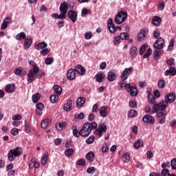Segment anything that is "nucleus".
Listing matches in <instances>:
<instances>
[{
    "mask_svg": "<svg viewBox=\"0 0 176 176\" xmlns=\"http://www.w3.org/2000/svg\"><path fill=\"white\" fill-rule=\"evenodd\" d=\"M122 160L124 163H129L130 161V155L125 153L122 155Z\"/></svg>",
    "mask_w": 176,
    "mask_h": 176,
    "instance_id": "ea45409f",
    "label": "nucleus"
},
{
    "mask_svg": "<svg viewBox=\"0 0 176 176\" xmlns=\"http://www.w3.org/2000/svg\"><path fill=\"white\" fill-rule=\"evenodd\" d=\"M146 36V30H141V31L138 35V41H140L141 42L142 41H144L145 39Z\"/></svg>",
    "mask_w": 176,
    "mask_h": 176,
    "instance_id": "412c9836",
    "label": "nucleus"
},
{
    "mask_svg": "<svg viewBox=\"0 0 176 176\" xmlns=\"http://www.w3.org/2000/svg\"><path fill=\"white\" fill-rule=\"evenodd\" d=\"M50 122V120L49 119H45L41 122V127L42 129H46L47 126H49V123Z\"/></svg>",
    "mask_w": 176,
    "mask_h": 176,
    "instance_id": "4c0bfd02",
    "label": "nucleus"
},
{
    "mask_svg": "<svg viewBox=\"0 0 176 176\" xmlns=\"http://www.w3.org/2000/svg\"><path fill=\"white\" fill-rule=\"evenodd\" d=\"M11 134L12 135H17V134H19V129H17V128H12L11 129Z\"/></svg>",
    "mask_w": 176,
    "mask_h": 176,
    "instance_id": "4d7b16f0",
    "label": "nucleus"
},
{
    "mask_svg": "<svg viewBox=\"0 0 176 176\" xmlns=\"http://www.w3.org/2000/svg\"><path fill=\"white\" fill-rule=\"evenodd\" d=\"M54 61V58L53 57L46 58L45 60V64H46V65H50V64H53Z\"/></svg>",
    "mask_w": 176,
    "mask_h": 176,
    "instance_id": "79ce46f5",
    "label": "nucleus"
},
{
    "mask_svg": "<svg viewBox=\"0 0 176 176\" xmlns=\"http://www.w3.org/2000/svg\"><path fill=\"white\" fill-rule=\"evenodd\" d=\"M125 89L128 93H130V96L131 97H135L137 94H138V91L137 90V87H131L130 83H127L125 85Z\"/></svg>",
    "mask_w": 176,
    "mask_h": 176,
    "instance_id": "9d476101",
    "label": "nucleus"
},
{
    "mask_svg": "<svg viewBox=\"0 0 176 176\" xmlns=\"http://www.w3.org/2000/svg\"><path fill=\"white\" fill-rule=\"evenodd\" d=\"M12 120H21V116L19 114L13 116Z\"/></svg>",
    "mask_w": 176,
    "mask_h": 176,
    "instance_id": "e2e57ef3",
    "label": "nucleus"
},
{
    "mask_svg": "<svg viewBox=\"0 0 176 176\" xmlns=\"http://www.w3.org/2000/svg\"><path fill=\"white\" fill-rule=\"evenodd\" d=\"M97 122H93L91 123L85 122L81 130L79 131V135L82 137H87V135H90V133H91V130H94L97 129Z\"/></svg>",
    "mask_w": 176,
    "mask_h": 176,
    "instance_id": "7ed1b4c3",
    "label": "nucleus"
},
{
    "mask_svg": "<svg viewBox=\"0 0 176 176\" xmlns=\"http://www.w3.org/2000/svg\"><path fill=\"white\" fill-rule=\"evenodd\" d=\"M76 76V74L75 70L74 69H69L67 71V79H69V80H74V79H75Z\"/></svg>",
    "mask_w": 176,
    "mask_h": 176,
    "instance_id": "2eb2a0df",
    "label": "nucleus"
},
{
    "mask_svg": "<svg viewBox=\"0 0 176 176\" xmlns=\"http://www.w3.org/2000/svg\"><path fill=\"white\" fill-rule=\"evenodd\" d=\"M85 102H86V99L83 97H80L76 100V107L77 108H82L83 105L85 104Z\"/></svg>",
    "mask_w": 176,
    "mask_h": 176,
    "instance_id": "aec40b11",
    "label": "nucleus"
},
{
    "mask_svg": "<svg viewBox=\"0 0 176 176\" xmlns=\"http://www.w3.org/2000/svg\"><path fill=\"white\" fill-rule=\"evenodd\" d=\"M74 118L75 119L83 120V119H85V113H80V114H76L74 116Z\"/></svg>",
    "mask_w": 176,
    "mask_h": 176,
    "instance_id": "de8ad7c7",
    "label": "nucleus"
},
{
    "mask_svg": "<svg viewBox=\"0 0 176 176\" xmlns=\"http://www.w3.org/2000/svg\"><path fill=\"white\" fill-rule=\"evenodd\" d=\"M47 157H49V153H45L41 159V164L42 166H45L46 163H47Z\"/></svg>",
    "mask_w": 176,
    "mask_h": 176,
    "instance_id": "72a5a7b5",
    "label": "nucleus"
},
{
    "mask_svg": "<svg viewBox=\"0 0 176 176\" xmlns=\"http://www.w3.org/2000/svg\"><path fill=\"white\" fill-rule=\"evenodd\" d=\"M60 13H67L68 12V4L66 2H63L60 6Z\"/></svg>",
    "mask_w": 176,
    "mask_h": 176,
    "instance_id": "393cba45",
    "label": "nucleus"
},
{
    "mask_svg": "<svg viewBox=\"0 0 176 176\" xmlns=\"http://www.w3.org/2000/svg\"><path fill=\"white\" fill-rule=\"evenodd\" d=\"M120 38L124 40H126L127 38H130V35L127 32H123L120 34Z\"/></svg>",
    "mask_w": 176,
    "mask_h": 176,
    "instance_id": "58836bf2",
    "label": "nucleus"
},
{
    "mask_svg": "<svg viewBox=\"0 0 176 176\" xmlns=\"http://www.w3.org/2000/svg\"><path fill=\"white\" fill-rule=\"evenodd\" d=\"M94 119H96V116H94L93 113H90L88 116V120L89 122H93V120H94Z\"/></svg>",
    "mask_w": 176,
    "mask_h": 176,
    "instance_id": "680f3d73",
    "label": "nucleus"
},
{
    "mask_svg": "<svg viewBox=\"0 0 176 176\" xmlns=\"http://www.w3.org/2000/svg\"><path fill=\"white\" fill-rule=\"evenodd\" d=\"M104 78H105V75L104 74V73L99 72L96 76V82L101 83L104 80Z\"/></svg>",
    "mask_w": 176,
    "mask_h": 176,
    "instance_id": "4be33fe9",
    "label": "nucleus"
},
{
    "mask_svg": "<svg viewBox=\"0 0 176 176\" xmlns=\"http://www.w3.org/2000/svg\"><path fill=\"white\" fill-rule=\"evenodd\" d=\"M165 100H162L161 104H163L164 105L168 107V104H173L174 101L176 100L175 94L173 92L167 94L164 97Z\"/></svg>",
    "mask_w": 176,
    "mask_h": 176,
    "instance_id": "423d86ee",
    "label": "nucleus"
},
{
    "mask_svg": "<svg viewBox=\"0 0 176 176\" xmlns=\"http://www.w3.org/2000/svg\"><path fill=\"white\" fill-rule=\"evenodd\" d=\"M143 145H144V142L141 139H138L137 142H135L133 144V146L134 148H135V149H139L140 146H142Z\"/></svg>",
    "mask_w": 176,
    "mask_h": 176,
    "instance_id": "cd10ccee",
    "label": "nucleus"
},
{
    "mask_svg": "<svg viewBox=\"0 0 176 176\" xmlns=\"http://www.w3.org/2000/svg\"><path fill=\"white\" fill-rule=\"evenodd\" d=\"M39 98H41V95L38 93L34 94L32 97V100L34 104L38 102V100H39Z\"/></svg>",
    "mask_w": 176,
    "mask_h": 176,
    "instance_id": "c9c22d12",
    "label": "nucleus"
},
{
    "mask_svg": "<svg viewBox=\"0 0 176 176\" xmlns=\"http://www.w3.org/2000/svg\"><path fill=\"white\" fill-rule=\"evenodd\" d=\"M87 144H93L94 142V136H90L88 139L86 140Z\"/></svg>",
    "mask_w": 176,
    "mask_h": 176,
    "instance_id": "5fc2aeb1",
    "label": "nucleus"
},
{
    "mask_svg": "<svg viewBox=\"0 0 176 176\" xmlns=\"http://www.w3.org/2000/svg\"><path fill=\"white\" fill-rule=\"evenodd\" d=\"M89 13H90V11H89V10H87V8H83L81 12V16L82 17H85V16H87V14H89Z\"/></svg>",
    "mask_w": 176,
    "mask_h": 176,
    "instance_id": "49530a36",
    "label": "nucleus"
},
{
    "mask_svg": "<svg viewBox=\"0 0 176 176\" xmlns=\"http://www.w3.org/2000/svg\"><path fill=\"white\" fill-rule=\"evenodd\" d=\"M146 47H148V45H144L140 47V56H142V54H144V52H145V50H146Z\"/></svg>",
    "mask_w": 176,
    "mask_h": 176,
    "instance_id": "09e8293b",
    "label": "nucleus"
},
{
    "mask_svg": "<svg viewBox=\"0 0 176 176\" xmlns=\"http://www.w3.org/2000/svg\"><path fill=\"white\" fill-rule=\"evenodd\" d=\"M63 109L64 111H66V112H69V111H72V100H67V102L63 106Z\"/></svg>",
    "mask_w": 176,
    "mask_h": 176,
    "instance_id": "a211bd4d",
    "label": "nucleus"
},
{
    "mask_svg": "<svg viewBox=\"0 0 176 176\" xmlns=\"http://www.w3.org/2000/svg\"><path fill=\"white\" fill-rule=\"evenodd\" d=\"M154 106L153 107L152 112L153 113H157V118H163V116H166L167 115V111H166V108L167 106L166 104H163L162 102L159 103H153Z\"/></svg>",
    "mask_w": 176,
    "mask_h": 176,
    "instance_id": "f03ea898",
    "label": "nucleus"
},
{
    "mask_svg": "<svg viewBox=\"0 0 176 176\" xmlns=\"http://www.w3.org/2000/svg\"><path fill=\"white\" fill-rule=\"evenodd\" d=\"M138 113H137V111L135 110H131L128 113V117L129 118H135Z\"/></svg>",
    "mask_w": 176,
    "mask_h": 176,
    "instance_id": "e433bc0d",
    "label": "nucleus"
},
{
    "mask_svg": "<svg viewBox=\"0 0 176 176\" xmlns=\"http://www.w3.org/2000/svg\"><path fill=\"white\" fill-rule=\"evenodd\" d=\"M151 89H147L148 100L151 104H156V99L155 98V96H153V95L151 94Z\"/></svg>",
    "mask_w": 176,
    "mask_h": 176,
    "instance_id": "dca6fc26",
    "label": "nucleus"
},
{
    "mask_svg": "<svg viewBox=\"0 0 176 176\" xmlns=\"http://www.w3.org/2000/svg\"><path fill=\"white\" fill-rule=\"evenodd\" d=\"M54 91L56 96H60L61 93H63V89L59 85H54L53 87Z\"/></svg>",
    "mask_w": 176,
    "mask_h": 176,
    "instance_id": "a878e982",
    "label": "nucleus"
},
{
    "mask_svg": "<svg viewBox=\"0 0 176 176\" xmlns=\"http://www.w3.org/2000/svg\"><path fill=\"white\" fill-rule=\"evenodd\" d=\"M87 160H89L90 162L94 160V153L92 152L88 153L85 156Z\"/></svg>",
    "mask_w": 176,
    "mask_h": 176,
    "instance_id": "473e14b6",
    "label": "nucleus"
},
{
    "mask_svg": "<svg viewBox=\"0 0 176 176\" xmlns=\"http://www.w3.org/2000/svg\"><path fill=\"white\" fill-rule=\"evenodd\" d=\"M34 163H35V159L32 158L29 162V168H34Z\"/></svg>",
    "mask_w": 176,
    "mask_h": 176,
    "instance_id": "69168bd1",
    "label": "nucleus"
},
{
    "mask_svg": "<svg viewBox=\"0 0 176 176\" xmlns=\"http://www.w3.org/2000/svg\"><path fill=\"white\" fill-rule=\"evenodd\" d=\"M31 43H32V39L25 38L24 41V48L25 50L30 49V47H31Z\"/></svg>",
    "mask_w": 176,
    "mask_h": 176,
    "instance_id": "c85d7f7f",
    "label": "nucleus"
},
{
    "mask_svg": "<svg viewBox=\"0 0 176 176\" xmlns=\"http://www.w3.org/2000/svg\"><path fill=\"white\" fill-rule=\"evenodd\" d=\"M23 152L21 151V148L16 147L14 149L9 151L8 154V159L10 162H13L16 157L20 156Z\"/></svg>",
    "mask_w": 176,
    "mask_h": 176,
    "instance_id": "39448f33",
    "label": "nucleus"
},
{
    "mask_svg": "<svg viewBox=\"0 0 176 176\" xmlns=\"http://www.w3.org/2000/svg\"><path fill=\"white\" fill-rule=\"evenodd\" d=\"M107 79L109 82H113V80L116 79V74L111 71H109L107 74Z\"/></svg>",
    "mask_w": 176,
    "mask_h": 176,
    "instance_id": "b1692460",
    "label": "nucleus"
},
{
    "mask_svg": "<svg viewBox=\"0 0 176 176\" xmlns=\"http://www.w3.org/2000/svg\"><path fill=\"white\" fill-rule=\"evenodd\" d=\"M77 166H86V161L83 159V158H80V160H78L76 163Z\"/></svg>",
    "mask_w": 176,
    "mask_h": 176,
    "instance_id": "a19ab883",
    "label": "nucleus"
},
{
    "mask_svg": "<svg viewBox=\"0 0 176 176\" xmlns=\"http://www.w3.org/2000/svg\"><path fill=\"white\" fill-rule=\"evenodd\" d=\"M126 19H127V12L124 11H120L116 15L115 23L116 24L120 25L126 21Z\"/></svg>",
    "mask_w": 176,
    "mask_h": 176,
    "instance_id": "0eeeda50",
    "label": "nucleus"
},
{
    "mask_svg": "<svg viewBox=\"0 0 176 176\" xmlns=\"http://www.w3.org/2000/svg\"><path fill=\"white\" fill-rule=\"evenodd\" d=\"M164 6H165L164 2H163V1L160 2L157 6V8L159 9V10H164Z\"/></svg>",
    "mask_w": 176,
    "mask_h": 176,
    "instance_id": "13d9d810",
    "label": "nucleus"
},
{
    "mask_svg": "<svg viewBox=\"0 0 176 176\" xmlns=\"http://www.w3.org/2000/svg\"><path fill=\"white\" fill-rule=\"evenodd\" d=\"M129 107L131 108H135V107H137V103L133 101H129Z\"/></svg>",
    "mask_w": 176,
    "mask_h": 176,
    "instance_id": "774afa93",
    "label": "nucleus"
},
{
    "mask_svg": "<svg viewBox=\"0 0 176 176\" xmlns=\"http://www.w3.org/2000/svg\"><path fill=\"white\" fill-rule=\"evenodd\" d=\"M45 47H47V43L45 42H41L36 45L37 50H41V49H45Z\"/></svg>",
    "mask_w": 176,
    "mask_h": 176,
    "instance_id": "2f4dec72",
    "label": "nucleus"
},
{
    "mask_svg": "<svg viewBox=\"0 0 176 176\" xmlns=\"http://www.w3.org/2000/svg\"><path fill=\"white\" fill-rule=\"evenodd\" d=\"M170 75H172V76H175L176 75V69L175 68L170 67Z\"/></svg>",
    "mask_w": 176,
    "mask_h": 176,
    "instance_id": "bf43d9fd",
    "label": "nucleus"
},
{
    "mask_svg": "<svg viewBox=\"0 0 176 176\" xmlns=\"http://www.w3.org/2000/svg\"><path fill=\"white\" fill-rule=\"evenodd\" d=\"M154 47L155 49L153 52L154 58L157 60L162 54V49L164 47V38L160 37L157 39L154 43Z\"/></svg>",
    "mask_w": 176,
    "mask_h": 176,
    "instance_id": "20e7f679",
    "label": "nucleus"
},
{
    "mask_svg": "<svg viewBox=\"0 0 176 176\" xmlns=\"http://www.w3.org/2000/svg\"><path fill=\"white\" fill-rule=\"evenodd\" d=\"M107 28L111 32V34H113L116 30H122V28L120 26L115 27V25L113 24V21H112V19H109L107 21Z\"/></svg>",
    "mask_w": 176,
    "mask_h": 176,
    "instance_id": "1a4fd4ad",
    "label": "nucleus"
},
{
    "mask_svg": "<svg viewBox=\"0 0 176 176\" xmlns=\"http://www.w3.org/2000/svg\"><path fill=\"white\" fill-rule=\"evenodd\" d=\"M132 71H133V67L126 68L121 74L122 80L124 81L127 80V78H129V75L131 74Z\"/></svg>",
    "mask_w": 176,
    "mask_h": 176,
    "instance_id": "9b49d317",
    "label": "nucleus"
},
{
    "mask_svg": "<svg viewBox=\"0 0 176 176\" xmlns=\"http://www.w3.org/2000/svg\"><path fill=\"white\" fill-rule=\"evenodd\" d=\"M41 54H42V56H47V54H49V53H50V50H49V48H45L43 49L41 52H40Z\"/></svg>",
    "mask_w": 176,
    "mask_h": 176,
    "instance_id": "c03bdc74",
    "label": "nucleus"
},
{
    "mask_svg": "<svg viewBox=\"0 0 176 176\" xmlns=\"http://www.w3.org/2000/svg\"><path fill=\"white\" fill-rule=\"evenodd\" d=\"M9 20H10V18H6L3 20V23L1 25V30H6L8 28V24H9Z\"/></svg>",
    "mask_w": 176,
    "mask_h": 176,
    "instance_id": "c756f323",
    "label": "nucleus"
},
{
    "mask_svg": "<svg viewBox=\"0 0 176 176\" xmlns=\"http://www.w3.org/2000/svg\"><path fill=\"white\" fill-rule=\"evenodd\" d=\"M157 86L160 89H164L166 86V82L164 80H160L157 82Z\"/></svg>",
    "mask_w": 176,
    "mask_h": 176,
    "instance_id": "37998d69",
    "label": "nucleus"
},
{
    "mask_svg": "<svg viewBox=\"0 0 176 176\" xmlns=\"http://www.w3.org/2000/svg\"><path fill=\"white\" fill-rule=\"evenodd\" d=\"M166 63L168 65H170V67H172V65L174 64V63H175V61L174 60V58H172L168 60Z\"/></svg>",
    "mask_w": 176,
    "mask_h": 176,
    "instance_id": "0e129e2a",
    "label": "nucleus"
},
{
    "mask_svg": "<svg viewBox=\"0 0 176 176\" xmlns=\"http://www.w3.org/2000/svg\"><path fill=\"white\" fill-rule=\"evenodd\" d=\"M120 37L119 36H118L117 37H115L113 39V43L116 46H118V45H119V43H120Z\"/></svg>",
    "mask_w": 176,
    "mask_h": 176,
    "instance_id": "3c124183",
    "label": "nucleus"
},
{
    "mask_svg": "<svg viewBox=\"0 0 176 176\" xmlns=\"http://www.w3.org/2000/svg\"><path fill=\"white\" fill-rule=\"evenodd\" d=\"M142 120L148 124H155V118L152 116L146 115L143 117Z\"/></svg>",
    "mask_w": 176,
    "mask_h": 176,
    "instance_id": "f8f14e48",
    "label": "nucleus"
},
{
    "mask_svg": "<svg viewBox=\"0 0 176 176\" xmlns=\"http://www.w3.org/2000/svg\"><path fill=\"white\" fill-rule=\"evenodd\" d=\"M91 32L85 33V39H91Z\"/></svg>",
    "mask_w": 176,
    "mask_h": 176,
    "instance_id": "338daca9",
    "label": "nucleus"
},
{
    "mask_svg": "<svg viewBox=\"0 0 176 176\" xmlns=\"http://www.w3.org/2000/svg\"><path fill=\"white\" fill-rule=\"evenodd\" d=\"M50 102L52 104H56L57 101H58V95H52L50 97Z\"/></svg>",
    "mask_w": 176,
    "mask_h": 176,
    "instance_id": "f704fd0d",
    "label": "nucleus"
},
{
    "mask_svg": "<svg viewBox=\"0 0 176 176\" xmlns=\"http://www.w3.org/2000/svg\"><path fill=\"white\" fill-rule=\"evenodd\" d=\"M67 16H68L69 19H70V20H72V21H73V23H75V21H76V20H78V13H76L72 10H69L67 12Z\"/></svg>",
    "mask_w": 176,
    "mask_h": 176,
    "instance_id": "ddd939ff",
    "label": "nucleus"
},
{
    "mask_svg": "<svg viewBox=\"0 0 176 176\" xmlns=\"http://www.w3.org/2000/svg\"><path fill=\"white\" fill-rule=\"evenodd\" d=\"M67 122H59L58 124H56V130H58L59 131H61L63 129H65L67 127Z\"/></svg>",
    "mask_w": 176,
    "mask_h": 176,
    "instance_id": "bb28decb",
    "label": "nucleus"
},
{
    "mask_svg": "<svg viewBox=\"0 0 176 176\" xmlns=\"http://www.w3.org/2000/svg\"><path fill=\"white\" fill-rule=\"evenodd\" d=\"M30 65H33V68L30 69L28 74V82L29 83H32L35 80L34 76L41 79L42 76H45V72H39V67H36V64L34 60L29 61Z\"/></svg>",
    "mask_w": 176,
    "mask_h": 176,
    "instance_id": "f257e3e1",
    "label": "nucleus"
},
{
    "mask_svg": "<svg viewBox=\"0 0 176 176\" xmlns=\"http://www.w3.org/2000/svg\"><path fill=\"white\" fill-rule=\"evenodd\" d=\"M108 109V106H102L99 109V113L101 116V118H107L108 116V111L107 110Z\"/></svg>",
    "mask_w": 176,
    "mask_h": 176,
    "instance_id": "4468645a",
    "label": "nucleus"
},
{
    "mask_svg": "<svg viewBox=\"0 0 176 176\" xmlns=\"http://www.w3.org/2000/svg\"><path fill=\"white\" fill-rule=\"evenodd\" d=\"M72 153H74V149H72V148H68L65 152V156H67V157L71 156V155H72Z\"/></svg>",
    "mask_w": 176,
    "mask_h": 176,
    "instance_id": "8fccbe9b",
    "label": "nucleus"
},
{
    "mask_svg": "<svg viewBox=\"0 0 176 176\" xmlns=\"http://www.w3.org/2000/svg\"><path fill=\"white\" fill-rule=\"evenodd\" d=\"M171 167L173 170H176V159L173 158L170 162Z\"/></svg>",
    "mask_w": 176,
    "mask_h": 176,
    "instance_id": "864d4df0",
    "label": "nucleus"
},
{
    "mask_svg": "<svg viewBox=\"0 0 176 176\" xmlns=\"http://www.w3.org/2000/svg\"><path fill=\"white\" fill-rule=\"evenodd\" d=\"M137 52H138L137 47L133 46L131 48L129 51V54L131 60H134V58L137 57Z\"/></svg>",
    "mask_w": 176,
    "mask_h": 176,
    "instance_id": "f3484780",
    "label": "nucleus"
},
{
    "mask_svg": "<svg viewBox=\"0 0 176 176\" xmlns=\"http://www.w3.org/2000/svg\"><path fill=\"white\" fill-rule=\"evenodd\" d=\"M22 69L21 67H18L16 68L14 71V74L15 75L19 76H23V75H21V72H22Z\"/></svg>",
    "mask_w": 176,
    "mask_h": 176,
    "instance_id": "a18cd8bd",
    "label": "nucleus"
},
{
    "mask_svg": "<svg viewBox=\"0 0 176 176\" xmlns=\"http://www.w3.org/2000/svg\"><path fill=\"white\" fill-rule=\"evenodd\" d=\"M87 173L88 174H93V173H96V168L94 167H89L87 169Z\"/></svg>",
    "mask_w": 176,
    "mask_h": 176,
    "instance_id": "603ef678",
    "label": "nucleus"
},
{
    "mask_svg": "<svg viewBox=\"0 0 176 176\" xmlns=\"http://www.w3.org/2000/svg\"><path fill=\"white\" fill-rule=\"evenodd\" d=\"M74 71H76L80 75H85L86 74V69L80 65H77Z\"/></svg>",
    "mask_w": 176,
    "mask_h": 176,
    "instance_id": "6ab92c4d",
    "label": "nucleus"
},
{
    "mask_svg": "<svg viewBox=\"0 0 176 176\" xmlns=\"http://www.w3.org/2000/svg\"><path fill=\"white\" fill-rule=\"evenodd\" d=\"M36 107L37 108V109H38V111H42V109H43L44 107L43 103L36 104Z\"/></svg>",
    "mask_w": 176,
    "mask_h": 176,
    "instance_id": "052dcab7",
    "label": "nucleus"
},
{
    "mask_svg": "<svg viewBox=\"0 0 176 176\" xmlns=\"http://www.w3.org/2000/svg\"><path fill=\"white\" fill-rule=\"evenodd\" d=\"M151 54H152V50L151 49H148L146 54L143 56L144 58H148V57H149V56H151Z\"/></svg>",
    "mask_w": 176,
    "mask_h": 176,
    "instance_id": "6e6d98bb",
    "label": "nucleus"
},
{
    "mask_svg": "<svg viewBox=\"0 0 176 176\" xmlns=\"http://www.w3.org/2000/svg\"><path fill=\"white\" fill-rule=\"evenodd\" d=\"M14 84L12 85H8L6 87V91H7V93H14Z\"/></svg>",
    "mask_w": 176,
    "mask_h": 176,
    "instance_id": "7c9ffc66",
    "label": "nucleus"
},
{
    "mask_svg": "<svg viewBox=\"0 0 176 176\" xmlns=\"http://www.w3.org/2000/svg\"><path fill=\"white\" fill-rule=\"evenodd\" d=\"M107 130H108L107 125L102 123L99 125L98 129L94 131V134L98 135V137H102L104 133H107Z\"/></svg>",
    "mask_w": 176,
    "mask_h": 176,
    "instance_id": "6e6552de",
    "label": "nucleus"
},
{
    "mask_svg": "<svg viewBox=\"0 0 176 176\" xmlns=\"http://www.w3.org/2000/svg\"><path fill=\"white\" fill-rule=\"evenodd\" d=\"M151 23L153 25L159 27V25H160V23H162V18L159 16H153Z\"/></svg>",
    "mask_w": 176,
    "mask_h": 176,
    "instance_id": "5701e85b",
    "label": "nucleus"
}]
</instances>
